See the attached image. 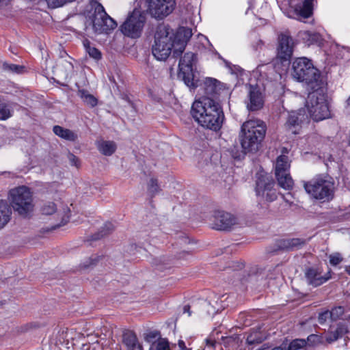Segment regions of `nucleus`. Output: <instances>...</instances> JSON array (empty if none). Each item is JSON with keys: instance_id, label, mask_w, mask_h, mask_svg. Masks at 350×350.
Segmentation results:
<instances>
[{"instance_id": "1", "label": "nucleus", "mask_w": 350, "mask_h": 350, "mask_svg": "<svg viewBox=\"0 0 350 350\" xmlns=\"http://www.w3.org/2000/svg\"><path fill=\"white\" fill-rule=\"evenodd\" d=\"M191 36L189 28L180 29L174 34L169 26L159 25L154 35V44L152 47V55L158 60L163 61L167 59L173 51V56L176 57L183 53Z\"/></svg>"}, {"instance_id": "2", "label": "nucleus", "mask_w": 350, "mask_h": 350, "mask_svg": "<svg viewBox=\"0 0 350 350\" xmlns=\"http://www.w3.org/2000/svg\"><path fill=\"white\" fill-rule=\"evenodd\" d=\"M191 113L200 125L214 131L220 130L225 118L220 103L208 97L196 100Z\"/></svg>"}, {"instance_id": "3", "label": "nucleus", "mask_w": 350, "mask_h": 350, "mask_svg": "<svg viewBox=\"0 0 350 350\" xmlns=\"http://www.w3.org/2000/svg\"><path fill=\"white\" fill-rule=\"evenodd\" d=\"M266 133V125L260 120H249L241 126V145L245 153L258 151Z\"/></svg>"}, {"instance_id": "4", "label": "nucleus", "mask_w": 350, "mask_h": 350, "mask_svg": "<svg viewBox=\"0 0 350 350\" xmlns=\"http://www.w3.org/2000/svg\"><path fill=\"white\" fill-rule=\"evenodd\" d=\"M292 75L297 81L305 83L311 90L317 88L321 85L320 71L306 57H299L293 61Z\"/></svg>"}, {"instance_id": "5", "label": "nucleus", "mask_w": 350, "mask_h": 350, "mask_svg": "<svg viewBox=\"0 0 350 350\" xmlns=\"http://www.w3.org/2000/svg\"><path fill=\"white\" fill-rule=\"evenodd\" d=\"M306 106L314 121L319 122L331 118V111L326 96L319 87L309 92Z\"/></svg>"}, {"instance_id": "6", "label": "nucleus", "mask_w": 350, "mask_h": 350, "mask_svg": "<svg viewBox=\"0 0 350 350\" xmlns=\"http://www.w3.org/2000/svg\"><path fill=\"white\" fill-rule=\"evenodd\" d=\"M10 204L14 212L22 217H28L33 211V196L30 189L21 186L10 191Z\"/></svg>"}, {"instance_id": "7", "label": "nucleus", "mask_w": 350, "mask_h": 350, "mask_svg": "<svg viewBox=\"0 0 350 350\" xmlns=\"http://www.w3.org/2000/svg\"><path fill=\"white\" fill-rule=\"evenodd\" d=\"M303 183L306 193L315 200L329 202L334 198V183L327 179L318 176Z\"/></svg>"}, {"instance_id": "8", "label": "nucleus", "mask_w": 350, "mask_h": 350, "mask_svg": "<svg viewBox=\"0 0 350 350\" xmlns=\"http://www.w3.org/2000/svg\"><path fill=\"white\" fill-rule=\"evenodd\" d=\"M196 62V55L188 52L180 57L178 63V77L182 78L185 83L191 88H196L198 85V72L193 68Z\"/></svg>"}, {"instance_id": "9", "label": "nucleus", "mask_w": 350, "mask_h": 350, "mask_svg": "<svg viewBox=\"0 0 350 350\" xmlns=\"http://www.w3.org/2000/svg\"><path fill=\"white\" fill-rule=\"evenodd\" d=\"M146 20L145 12L138 8H135L121 25L120 30L127 37L137 38L142 34Z\"/></svg>"}, {"instance_id": "10", "label": "nucleus", "mask_w": 350, "mask_h": 350, "mask_svg": "<svg viewBox=\"0 0 350 350\" xmlns=\"http://www.w3.org/2000/svg\"><path fill=\"white\" fill-rule=\"evenodd\" d=\"M92 6L94 8L92 23L96 33H107L117 27L116 22L106 13L104 7L100 3L95 1Z\"/></svg>"}, {"instance_id": "11", "label": "nucleus", "mask_w": 350, "mask_h": 350, "mask_svg": "<svg viewBox=\"0 0 350 350\" xmlns=\"http://www.w3.org/2000/svg\"><path fill=\"white\" fill-rule=\"evenodd\" d=\"M290 167L291 164L287 156L280 155L277 157L275 164V176L280 187L286 190L292 189L294 185L290 174Z\"/></svg>"}, {"instance_id": "12", "label": "nucleus", "mask_w": 350, "mask_h": 350, "mask_svg": "<svg viewBox=\"0 0 350 350\" xmlns=\"http://www.w3.org/2000/svg\"><path fill=\"white\" fill-rule=\"evenodd\" d=\"M275 185V181L268 174H258L255 189L256 195L265 198L267 201H274L277 198V191L274 188Z\"/></svg>"}, {"instance_id": "13", "label": "nucleus", "mask_w": 350, "mask_h": 350, "mask_svg": "<svg viewBox=\"0 0 350 350\" xmlns=\"http://www.w3.org/2000/svg\"><path fill=\"white\" fill-rule=\"evenodd\" d=\"M295 45L296 42L288 31L280 33L277 38V58L282 62L289 61Z\"/></svg>"}, {"instance_id": "14", "label": "nucleus", "mask_w": 350, "mask_h": 350, "mask_svg": "<svg viewBox=\"0 0 350 350\" xmlns=\"http://www.w3.org/2000/svg\"><path fill=\"white\" fill-rule=\"evenodd\" d=\"M148 4V11L156 18H163L174 10V0H146Z\"/></svg>"}, {"instance_id": "15", "label": "nucleus", "mask_w": 350, "mask_h": 350, "mask_svg": "<svg viewBox=\"0 0 350 350\" xmlns=\"http://www.w3.org/2000/svg\"><path fill=\"white\" fill-rule=\"evenodd\" d=\"M304 275L308 284L317 287L331 278V270L324 273L322 265H314L305 269Z\"/></svg>"}, {"instance_id": "16", "label": "nucleus", "mask_w": 350, "mask_h": 350, "mask_svg": "<svg viewBox=\"0 0 350 350\" xmlns=\"http://www.w3.org/2000/svg\"><path fill=\"white\" fill-rule=\"evenodd\" d=\"M213 228L219 230H228L237 224V219L230 213L216 211L213 216Z\"/></svg>"}, {"instance_id": "17", "label": "nucleus", "mask_w": 350, "mask_h": 350, "mask_svg": "<svg viewBox=\"0 0 350 350\" xmlns=\"http://www.w3.org/2000/svg\"><path fill=\"white\" fill-rule=\"evenodd\" d=\"M247 98L245 103L249 111H255L262 108L264 97L258 86L249 85Z\"/></svg>"}, {"instance_id": "18", "label": "nucleus", "mask_w": 350, "mask_h": 350, "mask_svg": "<svg viewBox=\"0 0 350 350\" xmlns=\"http://www.w3.org/2000/svg\"><path fill=\"white\" fill-rule=\"evenodd\" d=\"M306 243V241L305 239L299 238L279 239L275 242V249L271 252L298 250L305 245Z\"/></svg>"}, {"instance_id": "19", "label": "nucleus", "mask_w": 350, "mask_h": 350, "mask_svg": "<svg viewBox=\"0 0 350 350\" xmlns=\"http://www.w3.org/2000/svg\"><path fill=\"white\" fill-rule=\"evenodd\" d=\"M299 111H292L288 114L287 120L285 124L286 129L293 134H297L301 122L304 118V114Z\"/></svg>"}, {"instance_id": "20", "label": "nucleus", "mask_w": 350, "mask_h": 350, "mask_svg": "<svg viewBox=\"0 0 350 350\" xmlns=\"http://www.w3.org/2000/svg\"><path fill=\"white\" fill-rule=\"evenodd\" d=\"M267 337V334L260 327L252 328L247 334L246 344L248 346H255L262 343Z\"/></svg>"}, {"instance_id": "21", "label": "nucleus", "mask_w": 350, "mask_h": 350, "mask_svg": "<svg viewBox=\"0 0 350 350\" xmlns=\"http://www.w3.org/2000/svg\"><path fill=\"white\" fill-rule=\"evenodd\" d=\"M122 342L126 347V350H143L142 345L139 342L133 331L126 330L123 332Z\"/></svg>"}, {"instance_id": "22", "label": "nucleus", "mask_w": 350, "mask_h": 350, "mask_svg": "<svg viewBox=\"0 0 350 350\" xmlns=\"http://www.w3.org/2000/svg\"><path fill=\"white\" fill-rule=\"evenodd\" d=\"M349 333V325L345 323L339 322L336 324L335 330H330L328 332L327 336L325 338L326 342L329 344H332Z\"/></svg>"}, {"instance_id": "23", "label": "nucleus", "mask_w": 350, "mask_h": 350, "mask_svg": "<svg viewBox=\"0 0 350 350\" xmlns=\"http://www.w3.org/2000/svg\"><path fill=\"white\" fill-rule=\"evenodd\" d=\"M220 82L213 78H207L204 82V90L206 96L204 98H211L214 99L220 90Z\"/></svg>"}, {"instance_id": "24", "label": "nucleus", "mask_w": 350, "mask_h": 350, "mask_svg": "<svg viewBox=\"0 0 350 350\" xmlns=\"http://www.w3.org/2000/svg\"><path fill=\"white\" fill-rule=\"evenodd\" d=\"M53 131L58 137L70 142H75L78 139L76 133L59 125L54 126Z\"/></svg>"}, {"instance_id": "25", "label": "nucleus", "mask_w": 350, "mask_h": 350, "mask_svg": "<svg viewBox=\"0 0 350 350\" xmlns=\"http://www.w3.org/2000/svg\"><path fill=\"white\" fill-rule=\"evenodd\" d=\"M12 209L5 201H0V229L3 228L10 220Z\"/></svg>"}, {"instance_id": "26", "label": "nucleus", "mask_w": 350, "mask_h": 350, "mask_svg": "<svg viewBox=\"0 0 350 350\" xmlns=\"http://www.w3.org/2000/svg\"><path fill=\"white\" fill-rule=\"evenodd\" d=\"M300 4L297 5L296 10L299 15L304 18H309L312 14V1L313 0H299Z\"/></svg>"}, {"instance_id": "27", "label": "nucleus", "mask_w": 350, "mask_h": 350, "mask_svg": "<svg viewBox=\"0 0 350 350\" xmlns=\"http://www.w3.org/2000/svg\"><path fill=\"white\" fill-rule=\"evenodd\" d=\"M116 144L113 141H101L97 143L99 152L105 156L112 155L116 150Z\"/></svg>"}, {"instance_id": "28", "label": "nucleus", "mask_w": 350, "mask_h": 350, "mask_svg": "<svg viewBox=\"0 0 350 350\" xmlns=\"http://www.w3.org/2000/svg\"><path fill=\"white\" fill-rule=\"evenodd\" d=\"M78 95L83 100V103L90 107H94L98 104L97 98L85 90H79Z\"/></svg>"}, {"instance_id": "29", "label": "nucleus", "mask_w": 350, "mask_h": 350, "mask_svg": "<svg viewBox=\"0 0 350 350\" xmlns=\"http://www.w3.org/2000/svg\"><path fill=\"white\" fill-rule=\"evenodd\" d=\"M83 46L89 55L96 60H100L102 57L101 52L94 46H92L89 40L85 39L83 41Z\"/></svg>"}, {"instance_id": "30", "label": "nucleus", "mask_w": 350, "mask_h": 350, "mask_svg": "<svg viewBox=\"0 0 350 350\" xmlns=\"http://www.w3.org/2000/svg\"><path fill=\"white\" fill-rule=\"evenodd\" d=\"M283 342H286V350H299L306 347V340L302 338H296L290 342L287 338H285Z\"/></svg>"}, {"instance_id": "31", "label": "nucleus", "mask_w": 350, "mask_h": 350, "mask_svg": "<svg viewBox=\"0 0 350 350\" xmlns=\"http://www.w3.org/2000/svg\"><path fill=\"white\" fill-rule=\"evenodd\" d=\"M2 69L10 73L21 74L24 72L25 67L24 66L4 62L2 65Z\"/></svg>"}, {"instance_id": "32", "label": "nucleus", "mask_w": 350, "mask_h": 350, "mask_svg": "<svg viewBox=\"0 0 350 350\" xmlns=\"http://www.w3.org/2000/svg\"><path fill=\"white\" fill-rule=\"evenodd\" d=\"M114 229L113 225L111 223H106L101 230L96 234L92 236V240H98L105 236L111 233Z\"/></svg>"}, {"instance_id": "33", "label": "nucleus", "mask_w": 350, "mask_h": 350, "mask_svg": "<svg viewBox=\"0 0 350 350\" xmlns=\"http://www.w3.org/2000/svg\"><path fill=\"white\" fill-rule=\"evenodd\" d=\"M149 350H170L169 342L165 338H159L152 344Z\"/></svg>"}, {"instance_id": "34", "label": "nucleus", "mask_w": 350, "mask_h": 350, "mask_svg": "<svg viewBox=\"0 0 350 350\" xmlns=\"http://www.w3.org/2000/svg\"><path fill=\"white\" fill-rule=\"evenodd\" d=\"M306 346L314 347L323 343V338L322 335L310 334L307 337Z\"/></svg>"}, {"instance_id": "35", "label": "nucleus", "mask_w": 350, "mask_h": 350, "mask_svg": "<svg viewBox=\"0 0 350 350\" xmlns=\"http://www.w3.org/2000/svg\"><path fill=\"white\" fill-rule=\"evenodd\" d=\"M160 191L158 180L152 178L148 185V191L152 197L154 196Z\"/></svg>"}, {"instance_id": "36", "label": "nucleus", "mask_w": 350, "mask_h": 350, "mask_svg": "<svg viewBox=\"0 0 350 350\" xmlns=\"http://www.w3.org/2000/svg\"><path fill=\"white\" fill-rule=\"evenodd\" d=\"M331 320L336 321L339 319L345 312V308L342 306H336L333 308L330 311Z\"/></svg>"}, {"instance_id": "37", "label": "nucleus", "mask_w": 350, "mask_h": 350, "mask_svg": "<svg viewBox=\"0 0 350 350\" xmlns=\"http://www.w3.org/2000/svg\"><path fill=\"white\" fill-rule=\"evenodd\" d=\"M57 210L56 205L54 202H49L42 207V213L46 215H50L55 213Z\"/></svg>"}, {"instance_id": "38", "label": "nucleus", "mask_w": 350, "mask_h": 350, "mask_svg": "<svg viewBox=\"0 0 350 350\" xmlns=\"http://www.w3.org/2000/svg\"><path fill=\"white\" fill-rule=\"evenodd\" d=\"M11 116V111L5 103H0V120H5Z\"/></svg>"}, {"instance_id": "39", "label": "nucleus", "mask_w": 350, "mask_h": 350, "mask_svg": "<svg viewBox=\"0 0 350 350\" xmlns=\"http://www.w3.org/2000/svg\"><path fill=\"white\" fill-rule=\"evenodd\" d=\"M329 263L332 266H337L342 262L343 258L340 253L336 252L329 256Z\"/></svg>"}, {"instance_id": "40", "label": "nucleus", "mask_w": 350, "mask_h": 350, "mask_svg": "<svg viewBox=\"0 0 350 350\" xmlns=\"http://www.w3.org/2000/svg\"><path fill=\"white\" fill-rule=\"evenodd\" d=\"M67 158L70 162V164L72 166H75L77 168H79L81 167V161L80 159L75 156L74 154L68 152L67 154Z\"/></svg>"}, {"instance_id": "41", "label": "nucleus", "mask_w": 350, "mask_h": 350, "mask_svg": "<svg viewBox=\"0 0 350 350\" xmlns=\"http://www.w3.org/2000/svg\"><path fill=\"white\" fill-rule=\"evenodd\" d=\"M328 319H331L330 312L329 310H325L319 314L318 322L322 325L324 324Z\"/></svg>"}, {"instance_id": "42", "label": "nucleus", "mask_w": 350, "mask_h": 350, "mask_svg": "<svg viewBox=\"0 0 350 350\" xmlns=\"http://www.w3.org/2000/svg\"><path fill=\"white\" fill-rule=\"evenodd\" d=\"M50 8H57L66 4L64 0H46Z\"/></svg>"}, {"instance_id": "43", "label": "nucleus", "mask_w": 350, "mask_h": 350, "mask_svg": "<svg viewBox=\"0 0 350 350\" xmlns=\"http://www.w3.org/2000/svg\"><path fill=\"white\" fill-rule=\"evenodd\" d=\"M97 261H98V258H97L96 257H94V258L91 257V258H90V259H89V262H88V264L84 263V264L83 265V268H88V267H90V266H92V265H96V263L97 262Z\"/></svg>"}, {"instance_id": "44", "label": "nucleus", "mask_w": 350, "mask_h": 350, "mask_svg": "<svg viewBox=\"0 0 350 350\" xmlns=\"http://www.w3.org/2000/svg\"><path fill=\"white\" fill-rule=\"evenodd\" d=\"M180 350H191V349L187 348L183 340H180L178 342Z\"/></svg>"}, {"instance_id": "45", "label": "nucleus", "mask_w": 350, "mask_h": 350, "mask_svg": "<svg viewBox=\"0 0 350 350\" xmlns=\"http://www.w3.org/2000/svg\"><path fill=\"white\" fill-rule=\"evenodd\" d=\"M206 344L208 347H213L215 345V340L212 338H207L206 339Z\"/></svg>"}, {"instance_id": "46", "label": "nucleus", "mask_w": 350, "mask_h": 350, "mask_svg": "<svg viewBox=\"0 0 350 350\" xmlns=\"http://www.w3.org/2000/svg\"><path fill=\"white\" fill-rule=\"evenodd\" d=\"M264 44L263 42L260 39H258L255 45H254V48L256 50L260 49L262 46Z\"/></svg>"}, {"instance_id": "47", "label": "nucleus", "mask_w": 350, "mask_h": 350, "mask_svg": "<svg viewBox=\"0 0 350 350\" xmlns=\"http://www.w3.org/2000/svg\"><path fill=\"white\" fill-rule=\"evenodd\" d=\"M286 342H282V343L278 346L273 348L271 350H286Z\"/></svg>"}, {"instance_id": "48", "label": "nucleus", "mask_w": 350, "mask_h": 350, "mask_svg": "<svg viewBox=\"0 0 350 350\" xmlns=\"http://www.w3.org/2000/svg\"><path fill=\"white\" fill-rule=\"evenodd\" d=\"M190 306L189 305H185L183 308V312L184 313H188L189 316H191V312L190 310Z\"/></svg>"}, {"instance_id": "49", "label": "nucleus", "mask_w": 350, "mask_h": 350, "mask_svg": "<svg viewBox=\"0 0 350 350\" xmlns=\"http://www.w3.org/2000/svg\"><path fill=\"white\" fill-rule=\"evenodd\" d=\"M157 335V333L150 332L146 336V340H148L149 338H154Z\"/></svg>"}, {"instance_id": "50", "label": "nucleus", "mask_w": 350, "mask_h": 350, "mask_svg": "<svg viewBox=\"0 0 350 350\" xmlns=\"http://www.w3.org/2000/svg\"><path fill=\"white\" fill-rule=\"evenodd\" d=\"M269 348V346H268L267 344H265L262 346L261 348L258 349V350H268Z\"/></svg>"}, {"instance_id": "51", "label": "nucleus", "mask_w": 350, "mask_h": 350, "mask_svg": "<svg viewBox=\"0 0 350 350\" xmlns=\"http://www.w3.org/2000/svg\"><path fill=\"white\" fill-rule=\"evenodd\" d=\"M345 271L350 275V265L345 267Z\"/></svg>"}, {"instance_id": "52", "label": "nucleus", "mask_w": 350, "mask_h": 350, "mask_svg": "<svg viewBox=\"0 0 350 350\" xmlns=\"http://www.w3.org/2000/svg\"><path fill=\"white\" fill-rule=\"evenodd\" d=\"M345 321H347L349 325H350V314H349L348 316H347L345 319Z\"/></svg>"}, {"instance_id": "53", "label": "nucleus", "mask_w": 350, "mask_h": 350, "mask_svg": "<svg viewBox=\"0 0 350 350\" xmlns=\"http://www.w3.org/2000/svg\"><path fill=\"white\" fill-rule=\"evenodd\" d=\"M346 103L347 106L350 107V96L347 98Z\"/></svg>"}, {"instance_id": "54", "label": "nucleus", "mask_w": 350, "mask_h": 350, "mask_svg": "<svg viewBox=\"0 0 350 350\" xmlns=\"http://www.w3.org/2000/svg\"><path fill=\"white\" fill-rule=\"evenodd\" d=\"M187 253H186L185 252H183V254L185 256V254H187Z\"/></svg>"}, {"instance_id": "55", "label": "nucleus", "mask_w": 350, "mask_h": 350, "mask_svg": "<svg viewBox=\"0 0 350 350\" xmlns=\"http://www.w3.org/2000/svg\"><path fill=\"white\" fill-rule=\"evenodd\" d=\"M4 1V0H0V3H1V2H2V1Z\"/></svg>"}]
</instances>
